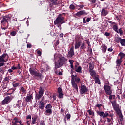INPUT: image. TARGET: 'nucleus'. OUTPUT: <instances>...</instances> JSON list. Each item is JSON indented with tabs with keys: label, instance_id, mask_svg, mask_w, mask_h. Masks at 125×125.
<instances>
[{
	"label": "nucleus",
	"instance_id": "1",
	"mask_svg": "<svg viewBox=\"0 0 125 125\" xmlns=\"http://www.w3.org/2000/svg\"><path fill=\"white\" fill-rule=\"evenodd\" d=\"M69 62L70 64V67L72 70H74L77 73H79V74H82L83 71H82V66H80V63L76 62V63H75L74 67L73 64L75 61L73 60H69Z\"/></svg>",
	"mask_w": 125,
	"mask_h": 125
},
{
	"label": "nucleus",
	"instance_id": "2",
	"mask_svg": "<svg viewBox=\"0 0 125 125\" xmlns=\"http://www.w3.org/2000/svg\"><path fill=\"white\" fill-rule=\"evenodd\" d=\"M29 72L36 80H41L42 78V74L40 73V72L37 71V69L34 67H31L29 68Z\"/></svg>",
	"mask_w": 125,
	"mask_h": 125
},
{
	"label": "nucleus",
	"instance_id": "3",
	"mask_svg": "<svg viewBox=\"0 0 125 125\" xmlns=\"http://www.w3.org/2000/svg\"><path fill=\"white\" fill-rule=\"evenodd\" d=\"M68 62V59L65 57H61L57 62H55V65H57V68H60L63 65H66Z\"/></svg>",
	"mask_w": 125,
	"mask_h": 125
},
{
	"label": "nucleus",
	"instance_id": "4",
	"mask_svg": "<svg viewBox=\"0 0 125 125\" xmlns=\"http://www.w3.org/2000/svg\"><path fill=\"white\" fill-rule=\"evenodd\" d=\"M44 88L42 86H40L39 87V91L37 93V91H35V101L36 102L38 101V100H40V98H42L43 95L44 94Z\"/></svg>",
	"mask_w": 125,
	"mask_h": 125
},
{
	"label": "nucleus",
	"instance_id": "5",
	"mask_svg": "<svg viewBox=\"0 0 125 125\" xmlns=\"http://www.w3.org/2000/svg\"><path fill=\"white\" fill-rule=\"evenodd\" d=\"M65 18L61 17V15H59L56 19L54 21V25H58V24H64Z\"/></svg>",
	"mask_w": 125,
	"mask_h": 125
},
{
	"label": "nucleus",
	"instance_id": "6",
	"mask_svg": "<svg viewBox=\"0 0 125 125\" xmlns=\"http://www.w3.org/2000/svg\"><path fill=\"white\" fill-rule=\"evenodd\" d=\"M14 97H15V96L14 95H10L5 97L4 100L1 102V105H7L8 103L11 102V101Z\"/></svg>",
	"mask_w": 125,
	"mask_h": 125
},
{
	"label": "nucleus",
	"instance_id": "7",
	"mask_svg": "<svg viewBox=\"0 0 125 125\" xmlns=\"http://www.w3.org/2000/svg\"><path fill=\"white\" fill-rule=\"evenodd\" d=\"M78 78H79V77H78V75H72L71 84H72V87H73V88H75L76 91H79V88L78 87V85L77 84V83L75 82V79H77Z\"/></svg>",
	"mask_w": 125,
	"mask_h": 125
},
{
	"label": "nucleus",
	"instance_id": "8",
	"mask_svg": "<svg viewBox=\"0 0 125 125\" xmlns=\"http://www.w3.org/2000/svg\"><path fill=\"white\" fill-rule=\"evenodd\" d=\"M8 54L7 53H4L2 55L0 56V63H5L6 61H8Z\"/></svg>",
	"mask_w": 125,
	"mask_h": 125
},
{
	"label": "nucleus",
	"instance_id": "9",
	"mask_svg": "<svg viewBox=\"0 0 125 125\" xmlns=\"http://www.w3.org/2000/svg\"><path fill=\"white\" fill-rule=\"evenodd\" d=\"M106 95H111L112 92V87L108 85H104V87Z\"/></svg>",
	"mask_w": 125,
	"mask_h": 125
},
{
	"label": "nucleus",
	"instance_id": "10",
	"mask_svg": "<svg viewBox=\"0 0 125 125\" xmlns=\"http://www.w3.org/2000/svg\"><path fill=\"white\" fill-rule=\"evenodd\" d=\"M112 29L113 31H115L116 33H117V34H120V36H122L124 34V32L122 30V28H119L118 30V24L114 25L112 26Z\"/></svg>",
	"mask_w": 125,
	"mask_h": 125
},
{
	"label": "nucleus",
	"instance_id": "11",
	"mask_svg": "<svg viewBox=\"0 0 125 125\" xmlns=\"http://www.w3.org/2000/svg\"><path fill=\"white\" fill-rule=\"evenodd\" d=\"M111 102L114 111H115L116 113H119V111H120V108H119V106H118L117 101H112Z\"/></svg>",
	"mask_w": 125,
	"mask_h": 125
},
{
	"label": "nucleus",
	"instance_id": "12",
	"mask_svg": "<svg viewBox=\"0 0 125 125\" xmlns=\"http://www.w3.org/2000/svg\"><path fill=\"white\" fill-rule=\"evenodd\" d=\"M74 55H75V52L74 51V46H72L71 47L69 51H68L66 57L68 59L72 58Z\"/></svg>",
	"mask_w": 125,
	"mask_h": 125
},
{
	"label": "nucleus",
	"instance_id": "13",
	"mask_svg": "<svg viewBox=\"0 0 125 125\" xmlns=\"http://www.w3.org/2000/svg\"><path fill=\"white\" fill-rule=\"evenodd\" d=\"M87 91H88V89H87L86 86L84 85L81 86V89L80 90L81 94H86V92H87Z\"/></svg>",
	"mask_w": 125,
	"mask_h": 125
},
{
	"label": "nucleus",
	"instance_id": "14",
	"mask_svg": "<svg viewBox=\"0 0 125 125\" xmlns=\"http://www.w3.org/2000/svg\"><path fill=\"white\" fill-rule=\"evenodd\" d=\"M39 109H41L42 110H44V107L45 106V103L43 102L42 101H39Z\"/></svg>",
	"mask_w": 125,
	"mask_h": 125
},
{
	"label": "nucleus",
	"instance_id": "15",
	"mask_svg": "<svg viewBox=\"0 0 125 125\" xmlns=\"http://www.w3.org/2000/svg\"><path fill=\"white\" fill-rule=\"evenodd\" d=\"M123 62V60L121 59H117L116 61V69H119L120 66H121L122 63Z\"/></svg>",
	"mask_w": 125,
	"mask_h": 125
},
{
	"label": "nucleus",
	"instance_id": "16",
	"mask_svg": "<svg viewBox=\"0 0 125 125\" xmlns=\"http://www.w3.org/2000/svg\"><path fill=\"white\" fill-rule=\"evenodd\" d=\"M84 14H86L85 10H81L76 13V15L78 16V17H81L82 15H84Z\"/></svg>",
	"mask_w": 125,
	"mask_h": 125
},
{
	"label": "nucleus",
	"instance_id": "17",
	"mask_svg": "<svg viewBox=\"0 0 125 125\" xmlns=\"http://www.w3.org/2000/svg\"><path fill=\"white\" fill-rule=\"evenodd\" d=\"M32 100H33V95L27 94L26 98H25L26 102H31Z\"/></svg>",
	"mask_w": 125,
	"mask_h": 125
},
{
	"label": "nucleus",
	"instance_id": "18",
	"mask_svg": "<svg viewBox=\"0 0 125 125\" xmlns=\"http://www.w3.org/2000/svg\"><path fill=\"white\" fill-rule=\"evenodd\" d=\"M51 2L53 5H58L61 4V1L60 0H52Z\"/></svg>",
	"mask_w": 125,
	"mask_h": 125
},
{
	"label": "nucleus",
	"instance_id": "19",
	"mask_svg": "<svg viewBox=\"0 0 125 125\" xmlns=\"http://www.w3.org/2000/svg\"><path fill=\"white\" fill-rule=\"evenodd\" d=\"M116 113L117 114V115H118L119 117V120L120 122H123V121H124V116H123L121 110L118 111V112H116Z\"/></svg>",
	"mask_w": 125,
	"mask_h": 125
},
{
	"label": "nucleus",
	"instance_id": "20",
	"mask_svg": "<svg viewBox=\"0 0 125 125\" xmlns=\"http://www.w3.org/2000/svg\"><path fill=\"white\" fill-rule=\"evenodd\" d=\"M5 18H3V19L1 21V24H6V23H8V19L10 18L8 17L7 16H5ZM7 18V19H6Z\"/></svg>",
	"mask_w": 125,
	"mask_h": 125
},
{
	"label": "nucleus",
	"instance_id": "21",
	"mask_svg": "<svg viewBox=\"0 0 125 125\" xmlns=\"http://www.w3.org/2000/svg\"><path fill=\"white\" fill-rule=\"evenodd\" d=\"M93 79L94 80H95V83H97V84H101V82H100V79H99V77L97 76H95Z\"/></svg>",
	"mask_w": 125,
	"mask_h": 125
},
{
	"label": "nucleus",
	"instance_id": "22",
	"mask_svg": "<svg viewBox=\"0 0 125 125\" xmlns=\"http://www.w3.org/2000/svg\"><path fill=\"white\" fill-rule=\"evenodd\" d=\"M15 90H16V88H11V89L8 90L7 91V92H9V91H10V92H11V93H7V95L10 96V95H11V94H13V93L14 92V91H15Z\"/></svg>",
	"mask_w": 125,
	"mask_h": 125
},
{
	"label": "nucleus",
	"instance_id": "23",
	"mask_svg": "<svg viewBox=\"0 0 125 125\" xmlns=\"http://www.w3.org/2000/svg\"><path fill=\"white\" fill-rule=\"evenodd\" d=\"M81 44H82V42H75L74 44L75 49H79L80 46H81Z\"/></svg>",
	"mask_w": 125,
	"mask_h": 125
},
{
	"label": "nucleus",
	"instance_id": "24",
	"mask_svg": "<svg viewBox=\"0 0 125 125\" xmlns=\"http://www.w3.org/2000/svg\"><path fill=\"white\" fill-rule=\"evenodd\" d=\"M101 13L103 16H106L108 14V11L105 10V9H103Z\"/></svg>",
	"mask_w": 125,
	"mask_h": 125
},
{
	"label": "nucleus",
	"instance_id": "25",
	"mask_svg": "<svg viewBox=\"0 0 125 125\" xmlns=\"http://www.w3.org/2000/svg\"><path fill=\"white\" fill-rule=\"evenodd\" d=\"M102 50L103 53H106V51H107V47L105 45L102 46Z\"/></svg>",
	"mask_w": 125,
	"mask_h": 125
},
{
	"label": "nucleus",
	"instance_id": "26",
	"mask_svg": "<svg viewBox=\"0 0 125 125\" xmlns=\"http://www.w3.org/2000/svg\"><path fill=\"white\" fill-rule=\"evenodd\" d=\"M89 72L90 73V75L92 77H94V78L96 77V72H95L94 70H89Z\"/></svg>",
	"mask_w": 125,
	"mask_h": 125
},
{
	"label": "nucleus",
	"instance_id": "27",
	"mask_svg": "<svg viewBox=\"0 0 125 125\" xmlns=\"http://www.w3.org/2000/svg\"><path fill=\"white\" fill-rule=\"evenodd\" d=\"M121 40H122V38L121 37H116L115 38V41L116 42H117V43H119L120 42H121Z\"/></svg>",
	"mask_w": 125,
	"mask_h": 125
},
{
	"label": "nucleus",
	"instance_id": "28",
	"mask_svg": "<svg viewBox=\"0 0 125 125\" xmlns=\"http://www.w3.org/2000/svg\"><path fill=\"white\" fill-rule=\"evenodd\" d=\"M120 44H121L122 46H125V39H122L120 40Z\"/></svg>",
	"mask_w": 125,
	"mask_h": 125
},
{
	"label": "nucleus",
	"instance_id": "29",
	"mask_svg": "<svg viewBox=\"0 0 125 125\" xmlns=\"http://www.w3.org/2000/svg\"><path fill=\"white\" fill-rule=\"evenodd\" d=\"M75 42H82V41L80 40V36L79 35L76 36L75 38Z\"/></svg>",
	"mask_w": 125,
	"mask_h": 125
},
{
	"label": "nucleus",
	"instance_id": "30",
	"mask_svg": "<svg viewBox=\"0 0 125 125\" xmlns=\"http://www.w3.org/2000/svg\"><path fill=\"white\" fill-rule=\"evenodd\" d=\"M118 56L120 57V59H121L122 60H123V59L124 58V57H125V54L124 53L120 52L118 54Z\"/></svg>",
	"mask_w": 125,
	"mask_h": 125
},
{
	"label": "nucleus",
	"instance_id": "31",
	"mask_svg": "<svg viewBox=\"0 0 125 125\" xmlns=\"http://www.w3.org/2000/svg\"><path fill=\"white\" fill-rule=\"evenodd\" d=\"M85 48H86V47H85V44H84V42H83L81 45L80 49L84 50Z\"/></svg>",
	"mask_w": 125,
	"mask_h": 125
},
{
	"label": "nucleus",
	"instance_id": "32",
	"mask_svg": "<svg viewBox=\"0 0 125 125\" xmlns=\"http://www.w3.org/2000/svg\"><path fill=\"white\" fill-rule=\"evenodd\" d=\"M97 114L100 116V117H102V118H103V115L104 114V112L103 111H97Z\"/></svg>",
	"mask_w": 125,
	"mask_h": 125
},
{
	"label": "nucleus",
	"instance_id": "33",
	"mask_svg": "<svg viewBox=\"0 0 125 125\" xmlns=\"http://www.w3.org/2000/svg\"><path fill=\"white\" fill-rule=\"evenodd\" d=\"M45 113L46 114H49V115H51V114H52V109H47L45 111Z\"/></svg>",
	"mask_w": 125,
	"mask_h": 125
},
{
	"label": "nucleus",
	"instance_id": "34",
	"mask_svg": "<svg viewBox=\"0 0 125 125\" xmlns=\"http://www.w3.org/2000/svg\"><path fill=\"white\" fill-rule=\"evenodd\" d=\"M20 89L21 91H22V92H23V93H25L27 91V90L25 89L24 87L22 86L20 87Z\"/></svg>",
	"mask_w": 125,
	"mask_h": 125
},
{
	"label": "nucleus",
	"instance_id": "35",
	"mask_svg": "<svg viewBox=\"0 0 125 125\" xmlns=\"http://www.w3.org/2000/svg\"><path fill=\"white\" fill-rule=\"evenodd\" d=\"M109 95V100H112V99H115V98H116V96L115 95H112V94H110V95Z\"/></svg>",
	"mask_w": 125,
	"mask_h": 125
},
{
	"label": "nucleus",
	"instance_id": "36",
	"mask_svg": "<svg viewBox=\"0 0 125 125\" xmlns=\"http://www.w3.org/2000/svg\"><path fill=\"white\" fill-rule=\"evenodd\" d=\"M80 82H81V79L79 77L75 78L74 80V83H80Z\"/></svg>",
	"mask_w": 125,
	"mask_h": 125
},
{
	"label": "nucleus",
	"instance_id": "37",
	"mask_svg": "<svg viewBox=\"0 0 125 125\" xmlns=\"http://www.w3.org/2000/svg\"><path fill=\"white\" fill-rule=\"evenodd\" d=\"M89 71L93 70L94 69V65L91 63H89Z\"/></svg>",
	"mask_w": 125,
	"mask_h": 125
},
{
	"label": "nucleus",
	"instance_id": "38",
	"mask_svg": "<svg viewBox=\"0 0 125 125\" xmlns=\"http://www.w3.org/2000/svg\"><path fill=\"white\" fill-rule=\"evenodd\" d=\"M60 67H57V65L56 64H55V68H54V71L56 75H58V72L57 71V69Z\"/></svg>",
	"mask_w": 125,
	"mask_h": 125
},
{
	"label": "nucleus",
	"instance_id": "39",
	"mask_svg": "<svg viewBox=\"0 0 125 125\" xmlns=\"http://www.w3.org/2000/svg\"><path fill=\"white\" fill-rule=\"evenodd\" d=\"M108 116H109V113L108 112H105L104 113V112L103 119H105V118H107V117H108Z\"/></svg>",
	"mask_w": 125,
	"mask_h": 125
},
{
	"label": "nucleus",
	"instance_id": "40",
	"mask_svg": "<svg viewBox=\"0 0 125 125\" xmlns=\"http://www.w3.org/2000/svg\"><path fill=\"white\" fill-rule=\"evenodd\" d=\"M16 31H13L11 32H10V35H11V36H12V37H14L16 36Z\"/></svg>",
	"mask_w": 125,
	"mask_h": 125
},
{
	"label": "nucleus",
	"instance_id": "41",
	"mask_svg": "<svg viewBox=\"0 0 125 125\" xmlns=\"http://www.w3.org/2000/svg\"><path fill=\"white\" fill-rule=\"evenodd\" d=\"M0 70L2 74H4V73H5V72L6 71V70H5V67H2V68H0Z\"/></svg>",
	"mask_w": 125,
	"mask_h": 125
},
{
	"label": "nucleus",
	"instance_id": "42",
	"mask_svg": "<svg viewBox=\"0 0 125 125\" xmlns=\"http://www.w3.org/2000/svg\"><path fill=\"white\" fill-rule=\"evenodd\" d=\"M32 120V124H36V122H37V118L33 117Z\"/></svg>",
	"mask_w": 125,
	"mask_h": 125
},
{
	"label": "nucleus",
	"instance_id": "43",
	"mask_svg": "<svg viewBox=\"0 0 125 125\" xmlns=\"http://www.w3.org/2000/svg\"><path fill=\"white\" fill-rule=\"evenodd\" d=\"M2 88L4 90V89H6L7 88V85H6L5 83L1 84Z\"/></svg>",
	"mask_w": 125,
	"mask_h": 125
},
{
	"label": "nucleus",
	"instance_id": "44",
	"mask_svg": "<svg viewBox=\"0 0 125 125\" xmlns=\"http://www.w3.org/2000/svg\"><path fill=\"white\" fill-rule=\"evenodd\" d=\"M13 87H18V86H20V83H15L13 84Z\"/></svg>",
	"mask_w": 125,
	"mask_h": 125
},
{
	"label": "nucleus",
	"instance_id": "45",
	"mask_svg": "<svg viewBox=\"0 0 125 125\" xmlns=\"http://www.w3.org/2000/svg\"><path fill=\"white\" fill-rule=\"evenodd\" d=\"M40 125H45V121L44 120H42L40 122Z\"/></svg>",
	"mask_w": 125,
	"mask_h": 125
},
{
	"label": "nucleus",
	"instance_id": "46",
	"mask_svg": "<svg viewBox=\"0 0 125 125\" xmlns=\"http://www.w3.org/2000/svg\"><path fill=\"white\" fill-rule=\"evenodd\" d=\"M52 108V105H51V104H47L45 107V109H51Z\"/></svg>",
	"mask_w": 125,
	"mask_h": 125
},
{
	"label": "nucleus",
	"instance_id": "47",
	"mask_svg": "<svg viewBox=\"0 0 125 125\" xmlns=\"http://www.w3.org/2000/svg\"><path fill=\"white\" fill-rule=\"evenodd\" d=\"M63 96H64V94H63V92L59 93V98H62Z\"/></svg>",
	"mask_w": 125,
	"mask_h": 125
},
{
	"label": "nucleus",
	"instance_id": "48",
	"mask_svg": "<svg viewBox=\"0 0 125 125\" xmlns=\"http://www.w3.org/2000/svg\"><path fill=\"white\" fill-rule=\"evenodd\" d=\"M87 113H89V115H94V112L93 111H91V110H87Z\"/></svg>",
	"mask_w": 125,
	"mask_h": 125
},
{
	"label": "nucleus",
	"instance_id": "49",
	"mask_svg": "<svg viewBox=\"0 0 125 125\" xmlns=\"http://www.w3.org/2000/svg\"><path fill=\"white\" fill-rule=\"evenodd\" d=\"M70 9H72V10H74L75 9V5L73 4H71L69 6Z\"/></svg>",
	"mask_w": 125,
	"mask_h": 125
},
{
	"label": "nucleus",
	"instance_id": "50",
	"mask_svg": "<svg viewBox=\"0 0 125 125\" xmlns=\"http://www.w3.org/2000/svg\"><path fill=\"white\" fill-rule=\"evenodd\" d=\"M66 117L68 121H69V120H70V119H71V115L69 113H68L66 115Z\"/></svg>",
	"mask_w": 125,
	"mask_h": 125
},
{
	"label": "nucleus",
	"instance_id": "51",
	"mask_svg": "<svg viewBox=\"0 0 125 125\" xmlns=\"http://www.w3.org/2000/svg\"><path fill=\"white\" fill-rule=\"evenodd\" d=\"M63 91L62 90V89H61V88L59 87L58 89V93H61Z\"/></svg>",
	"mask_w": 125,
	"mask_h": 125
},
{
	"label": "nucleus",
	"instance_id": "52",
	"mask_svg": "<svg viewBox=\"0 0 125 125\" xmlns=\"http://www.w3.org/2000/svg\"><path fill=\"white\" fill-rule=\"evenodd\" d=\"M104 36H106V37H109V36H111V33L108 32H105L104 33Z\"/></svg>",
	"mask_w": 125,
	"mask_h": 125
},
{
	"label": "nucleus",
	"instance_id": "53",
	"mask_svg": "<svg viewBox=\"0 0 125 125\" xmlns=\"http://www.w3.org/2000/svg\"><path fill=\"white\" fill-rule=\"evenodd\" d=\"M17 69H18L19 70H21V68H22V66L20 65V64H18V65L16 66Z\"/></svg>",
	"mask_w": 125,
	"mask_h": 125
},
{
	"label": "nucleus",
	"instance_id": "54",
	"mask_svg": "<svg viewBox=\"0 0 125 125\" xmlns=\"http://www.w3.org/2000/svg\"><path fill=\"white\" fill-rule=\"evenodd\" d=\"M14 121H15V123H19V121H18V118H16V117H15L14 119H13Z\"/></svg>",
	"mask_w": 125,
	"mask_h": 125
},
{
	"label": "nucleus",
	"instance_id": "55",
	"mask_svg": "<svg viewBox=\"0 0 125 125\" xmlns=\"http://www.w3.org/2000/svg\"><path fill=\"white\" fill-rule=\"evenodd\" d=\"M9 23H8V25H7V26L3 27H1V29L2 30H6V29L8 28V26H9Z\"/></svg>",
	"mask_w": 125,
	"mask_h": 125
},
{
	"label": "nucleus",
	"instance_id": "56",
	"mask_svg": "<svg viewBox=\"0 0 125 125\" xmlns=\"http://www.w3.org/2000/svg\"><path fill=\"white\" fill-rule=\"evenodd\" d=\"M10 80V79H9V77H6L4 78V81L6 82H8V81H9Z\"/></svg>",
	"mask_w": 125,
	"mask_h": 125
},
{
	"label": "nucleus",
	"instance_id": "57",
	"mask_svg": "<svg viewBox=\"0 0 125 125\" xmlns=\"http://www.w3.org/2000/svg\"><path fill=\"white\" fill-rule=\"evenodd\" d=\"M31 119H32V116L31 115H29L26 117V120H31Z\"/></svg>",
	"mask_w": 125,
	"mask_h": 125
},
{
	"label": "nucleus",
	"instance_id": "58",
	"mask_svg": "<svg viewBox=\"0 0 125 125\" xmlns=\"http://www.w3.org/2000/svg\"><path fill=\"white\" fill-rule=\"evenodd\" d=\"M96 107H97V108H98V109H100V108H101V107H102V104H97L96 105Z\"/></svg>",
	"mask_w": 125,
	"mask_h": 125
},
{
	"label": "nucleus",
	"instance_id": "59",
	"mask_svg": "<svg viewBox=\"0 0 125 125\" xmlns=\"http://www.w3.org/2000/svg\"><path fill=\"white\" fill-rule=\"evenodd\" d=\"M121 15H119V16H116V20H118L119 21H120V20H121V19H120V18L121 17Z\"/></svg>",
	"mask_w": 125,
	"mask_h": 125
},
{
	"label": "nucleus",
	"instance_id": "60",
	"mask_svg": "<svg viewBox=\"0 0 125 125\" xmlns=\"http://www.w3.org/2000/svg\"><path fill=\"white\" fill-rule=\"evenodd\" d=\"M37 54H38L39 56H41V55H42V52H41L40 50H38Z\"/></svg>",
	"mask_w": 125,
	"mask_h": 125
},
{
	"label": "nucleus",
	"instance_id": "61",
	"mask_svg": "<svg viewBox=\"0 0 125 125\" xmlns=\"http://www.w3.org/2000/svg\"><path fill=\"white\" fill-rule=\"evenodd\" d=\"M90 1L92 3V4H94V3L96 2V0H90Z\"/></svg>",
	"mask_w": 125,
	"mask_h": 125
},
{
	"label": "nucleus",
	"instance_id": "62",
	"mask_svg": "<svg viewBox=\"0 0 125 125\" xmlns=\"http://www.w3.org/2000/svg\"><path fill=\"white\" fill-rule=\"evenodd\" d=\"M32 47V44H28L27 45V48H31Z\"/></svg>",
	"mask_w": 125,
	"mask_h": 125
},
{
	"label": "nucleus",
	"instance_id": "63",
	"mask_svg": "<svg viewBox=\"0 0 125 125\" xmlns=\"http://www.w3.org/2000/svg\"><path fill=\"white\" fill-rule=\"evenodd\" d=\"M108 51H109L110 52H112L113 51V49L112 48V47H110L107 49Z\"/></svg>",
	"mask_w": 125,
	"mask_h": 125
},
{
	"label": "nucleus",
	"instance_id": "64",
	"mask_svg": "<svg viewBox=\"0 0 125 125\" xmlns=\"http://www.w3.org/2000/svg\"><path fill=\"white\" fill-rule=\"evenodd\" d=\"M73 73H76V72L74 71V69H71V72H70V74L71 75V77H72V75H73Z\"/></svg>",
	"mask_w": 125,
	"mask_h": 125
}]
</instances>
